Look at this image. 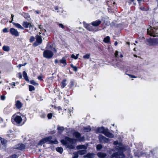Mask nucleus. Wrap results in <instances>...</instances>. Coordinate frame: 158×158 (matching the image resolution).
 Instances as JSON below:
<instances>
[{"instance_id": "obj_1", "label": "nucleus", "mask_w": 158, "mask_h": 158, "mask_svg": "<svg viewBox=\"0 0 158 158\" xmlns=\"http://www.w3.org/2000/svg\"><path fill=\"white\" fill-rule=\"evenodd\" d=\"M52 139V137L51 136H49L45 138L40 141V142L38 143V145H42L48 141H49V143L51 144H57V143L58 142L57 141L55 140L54 141H53L51 140Z\"/></svg>"}, {"instance_id": "obj_2", "label": "nucleus", "mask_w": 158, "mask_h": 158, "mask_svg": "<svg viewBox=\"0 0 158 158\" xmlns=\"http://www.w3.org/2000/svg\"><path fill=\"white\" fill-rule=\"evenodd\" d=\"M146 41L148 43L147 44L149 46H153L158 44V38L147 39H146Z\"/></svg>"}, {"instance_id": "obj_3", "label": "nucleus", "mask_w": 158, "mask_h": 158, "mask_svg": "<svg viewBox=\"0 0 158 158\" xmlns=\"http://www.w3.org/2000/svg\"><path fill=\"white\" fill-rule=\"evenodd\" d=\"M65 139V140H62L61 142L63 144L66 145H68L69 143L73 144L75 141L74 139H71L68 137H66Z\"/></svg>"}, {"instance_id": "obj_4", "label": "nucleus", "mask_w": 158, "mask_h": 158, "mask_svg": "<svg viewBox=\"0 0 158 158\" xmlns=\"http://www.w3.org/2000/svg\"><path fill=\"white\" fill-rule=\"evenodd\" d=\"M125 156L123 152H118L113 153L110 156L111 158H124Z\"/></svg>"}, {"instance_id": "obj_5", "label": "nucleus", "mask_w": 158, "mask_h": 158, "mask_svg": "<svg viewBox=\"0 0 158 158\" xmlns=\"http://www.w3.org/2000/svg\"><path fill=\"white\" fill-rule=\"evenodd\" d=\"M53 55L52 52L49 50H46L43 52V56L44 57L50 59L52 58Z\"/></svg>"}, {"instance_id": "obj_6", "label": "nucleus", "mask_w": 158, "mask_h": 158, "mask_svg": "<svg viewBox=\"0 0 158 158\" xmlns=\"http://www.w3.org/2000/svg\"><path fill=\"white\" fill-rule=\"evenodd\" d=\"M154 30H155V29H154L153 28H152V27L150 26V27L147 29V34L153 37L157 36V34L154 33L155 31H154Z\"/></svg>"}, {"instance_id": "obj_7", "label": "nucleus", "mask_w": 158, "mask_h": 158, "mask_svg": "<svg viewBox=\"0 0 158 158\" xmlns=\"http://www.w3.org/2000/svg\"><path fill=\"white\" fill-rule=\"evenodd\" d=\"M99 140L100 143H107L109 141V139L103 136L99 135L98 136Z\"/></svg>"}, {"instance_id": "obj_8", "label": "nucleus", "mask_w": 158, "mask_h": 158, "mask_svg": "<svg viewBox=\"0 0 158 158\" xmlns=\"http://www.w3.org/2000/svg\"><path fill=\"white\" fill-rule=\"evenodd\" d=\"M9 31L10 33L13 35L17 37L19 35V32L17 30L13 28H10Z\"/></svg>"}, {"instance_id": "obj_9", "label": "nucleus", "mask_w": 158, "mask_h": 158, "mask_svg": "<svg viewBox=\"0 0 158 158\" xmlns=\"http://www.w3.org/2000/svg\"><path fill=\"white\" fill-rule=\"evenodd\" d=\"M75 137L79 141H83L84 140V138L83 137H81V134L78 132H75L74 134Z\"/></svg>"}, {"instance_id": "obj_10", "label": "nucleus", "mask_w": 158, "mask_h": 158, "mask_svg": "<svg viewBox=\"0 0 158 158\" xmlns=\"http://www.w3.org/2000/svg\"><path fill=\"white\" fill-rule=\"evenodd\" d=\"M14 148L19 150H22L25 148V146L24 144L20 143L15 146Z\"/></svg>"}, {"instance_id": "obj_11", "label": "nucleus", "mask_w": 158, "mask_h": 158, "mask_svg": "<svg viewBox=\"0 0 158 158\" xmlns=\"http://www.w3.org/2000/svg\"><path fill=\"white\" fill-rule=\"evenodd\" d=\"M14 120L15 122L19 124L22 121V119L21 117L19 116H16L14 118Z\"/></svg>"}, {"instance_id": "obj_12", "label": "nucleus", "mask_w": 158, "mask_h": 158, "mask_svg": "<svg viewBox=\"0 0 158 158\" xmlns=\"http://www.w3.org/2000/svg\"><path fill=\"white\" fill-rule=\"evenodd\" d=\"M23 25L26 28L29 27L30 28L33 27V25L27 22H24L23 23Z\"/></svg>"}, {"instance_id": "obj_13", "label": "nucleus", "mask_w": 158, "mask_h": 158, "mask_svg": "<svg viewBox=\"0 0 158 158\" xmlns=\"http://www.w3.org/2000/svg\"><path fill=\"white\" fill-rule=\"evenodd\" d=\"M101 22V21L98 20L92 22L91 23V24L94 26L97 27L100 24Z\"/></svg>"}, {"instance_id": "obj_14", "label": "nucleus", "mask_w": 158, "mask_h": 158, "mask_svg": "<svg viewBox=\"0 0 158 158\" xmlns=\"http://www.w3.org/2000/svg\"><path fill=\"white\" fill-rule=\"evenodd\" d=\"M104 135L107 137L110 138H113L114 137V135L113 134L109 132L107 129H106Z\"/></svg>"}, {"instance_id": "obj_15", "label": "nucleus", "mask_w": 158, "mask_h": 158, "mask_svg": "<svg viewBox=\"0 0 158 158\" xmlns=\"http://www.w3.org/2000/svg\"><path fill=\"white\" fill-rule=\"evenodd\" d=\"M106 129L105 128L103 127H98L97 129V131L98 133H102L104 134Z\"/></svg>"}, {"instance_id": "obj_16", "label": "nucleus", "mask_w": 158, "mask_h": 158, "mask_svg": "<svg viewBox=\"0 0 158 158\" xmlns=\"http://www.w3.org/2000/svg\"><path fill=\"white\" fill-rule=\"evenodd\" d=\"M84 27L89 31H93L94 29L93 27L90 24H84Z\"/></svg>"}, {"instance_id": "obj_17", "label": "nucleus", "mask_w": 158, "mask_h": 158, "mask_svg": "<svg viewBox=\"0 0 158 158\" xmlns=\"http://www.w3.org/2000/svg\"><path fill=\"white\" fill-rule=\"evenodd\" d=\"M15 105L17 108L19 109L22 107L23 104L19 101L18 100L16 102Z\"/></svg>"}, {"instance_id": "obj_18", "label": "nucleus", "mask_w": 158, "mask_h": 158, "mask_svg": "<svg viewBox=\"0 0 158 158\" xmlns=\"http://www.w3.org/2000/svg\"><path fill=\"white\" fill-rule=\"evenodd\" d=\"M36 41L38 44H41L42 40L41 36L37 35L36 36Z\"/></svg>"}, {"instance_id": "obj_19", "label": "nucleus", "mask_w": 158, "mask_h": 158, "mask_svg": "<svg viewBox=\"0 0 158 158\" xmlns=\"http://www.w3.org/2000/svg\"><path fill=\"white\" fill-rule=\"evenodd\" d=\"M152 28L155 30L158 28V22H156L155 20H153Z\"/></svg>"}, {"instance_id": "obj_20", "label": "nucleus", "mask_w": 158, "mask_h": 158, "mask_svg": "<svg viewBox=\"0 0 158 158\" xmlns=\"http://www.w3.org/2000/svg\"><path fill=\"white\" fill-rule=\"evenodd\" d=\"M97 155L100 158H104L106 157L107 155L105 153L99 152L98 153Z\"/></svg>"}, {"instance_id": "obj_21", "label": "nucleus", "mask_w": 158, "mask_h": 158, "mask_svg": "<svg viewBox=\"0 0 158 158\" xmlns=\"http://www.w3.org/2000/svg\"><path fill=\"white\" fill-rule=\"evenodd\" d=\"M84 157L88 158H93L94 157V153H89L85 156H84Z\"/></svg>"}, {"instance_id": "obj_22", "label": "nucleus", "mask_w": 158, "mask_h": 158, "mask_svg": "<svg viewBox=\"0 0 158 158\" xmlns=\"http://www.w3.org/2000/svg\"><path fill=\"white\" fill-rule=\"evenodd\" d=\"M13 25L17 28L21 29H23V28L20 24L18 23H12Z\"/></svg>"}, {"instance_id": "obj_23", "label": "nucleus", "mask_w": 158, "mask_h": 158, "mask_svg": "<svg viewBox=\"0 0 158 158\" xmlns=\"http://www.w3.org/2000/svg\"><path fill=\"white\" fill-rule=\"evenodd\" d=\"M77 148L79 150L81 149H86L87 147L84 145H78L77 147Z\"/></svg>"}, {"instance_id": "obj_24", "label": "nucleus", "mask_w": 158, "mask_h": 158, "mask_svg": "<svg viewBox=\"0 0 158 158\" xmlns=\"http://www.w3.org/2000/svg\"><path fill=\"white\" fill-rule=\"evenodd\" d=\"M3 50L6 52H8L10 50V48L8 46H4L2 47Z\"/></svg>"}, {"instance_id": "obj_25", "label": "nucleus", "mask_w": 158, "mask_h": 158, "mask_svg": "<svg viewBox=\"0 0 158 158\" xmlns=\"http://www.w3.org/2000/svg\"><path fill=\"white\" fill-rule=\"evenodd\" d=\"M59 62L60 63H62L64 64V66L66 64V60L64 57H63L62 59L59 60Z\"/></svg>"}, {"instance_id": "obj_26", "label": "nucleus", "mask_w": 158, "mask_h": 158, "mask_svg": "<svg viewBox=\"0 0 158 158\" xmlns=\"http://www.w3.org/2000/svg\"><path fill=\"white\" fill-rule=\"evenodd\" d=\"M23 75L24 78L25 79L26 81H28L29 79L28 77V76L27 74V73L25 72V71H24L23 72Z\"/></svg>"}, {"instance_id": "obj_27", "label": "nucleus", "mask_w": 158, "mask_h": 158, "mask_svg": "<svg viewBox=\"0 0 158 158\" xmlns=\"http://www.w3.org/2000/svg\"><path fill=\"white\" fill-rule=\"evenodd\" d=\"M85 150L86 149H84V150L78 151V153L80 155H82L85 154L87 152Z\"/></svg>"}, {"instance_id": "obj_28", "label": "nucleus", "mask_w": 158, "mask_h": 158, "mask_svg": "<svg viewBox=\"0 0 158 158\" xmlns=\"http://www.w3.org/2000/svg\"><path fill=\"white\" fill-rule=\"evenodd\" d=\"M91 130V128L89 126H86L84 127V131L85 132H89Z\"/></svg>"}, {"instance_id": "obj_29", "label": "nucleus", "mask_w": 158, "mask_h": 158, "mask_svg": "<svg viewBox=\"0 0 158 158\" xmlns=\"http://www.w3.org/2000/svg\"><path fill=\"white\" fill-rule=\"evenodd\" d=\"M0 140L2 144L3 145L5 146L6 143L7 142V141L1 137H0Z\"/></svg>"}, {"instance_id": "obj_30", "label": "nucleus", "mask_w": 158, "mask_h": 158, "mask_svg": "<svg viewBox=\"0 0 158 158\" xmlns=\"http://www.w3.org/2000/svg\"><path fill=\"white\" fill-rule=\"evenodd\" d=\"M56 150L57 152L61 154L63 151V149L61 147H57L56 148Z\"/></svg>"}, {"instance_id": "obj_31", "label": "nucleus", "mask_w": 158, "mask_h": 158, "mask_svg": "<svg viewBox=\"0 0 158 158\" xmlns=\"http://www.w3.org/2000/svg\"><path fill=\"white\" fill-rule=\"evenodd\" d=\"M66 79H64L62 81V83H61V86L62 87V88H64L66 85Z\"/></svg>"}, {"instance_id": "obj_32", "label": "nucleus", "mask_w": 158, "mask_h": 158, "mask_svg": "<svg viewBox=\"0 0 158 158\" xmlns=\"http://www.w3.org/2000/svg\"><path fill=\"white\" fill-rule=\"evenodd\" d=\"M110 40V37L109 36H107L103 40V41L105 43H108Z\"/></svg>"}, {"instance_id": "obj_33", "label": "nucleus", "mask_w": 158, "mask_h": 158, "mask_svg": "<svg viewBox=\"0 0 158 158\" xmlns=\"http://www.w3.org/2000/svg\"><path fill=\"white\" fill-rule=\"evenodd\" d=\"M73 154L74 156L73 157L74 158H77L78 157V152H75L73 153Z\"/></svg>"}, {"instance_id": "obj_34", "label": "nucleus", "mask_w": 158, "mask_h": 158, "mask_svg": "<svg viewBox=\"0 0 158 158\" xmlns=\"http://www.w3.org/2000/svg\"><path fill=\"white\" fill-rule=\"evenodd\" d=\"M90 57V54H86L84 55L83 58L85 59H88Z\"/></svg>"}, {"instance_id": "obj_35", "label": "nucleus", "mask_w": 158, "mask_h": 158, "mask_svg": "<svg viewBox=\"0 0 158 158\" xmlns=\"http://www.w3.org/2000/svg\"><path fill=\"white\" fill-rule=\"evenodd\" d=\"M29 90L30 91H31L35 90L34 87L31 85H29Z\"/></svg>"}, {"instance_id": "obj_36", "label": "nucleus", "mask_w": 158, "mask_h": 158, "mask_svg": "<svg viewBox=\"0 0 158 158\" xmlns=\"http://www.w3.org/2000/svg\"><path fill=\"white\" fill-rule=\"evenodd\" d=\"M102 148V146L101 144H98L97 145L96 148L97 150H100Z\"/></svg>"}, {"instance_id": "obj_37", "label": "nucleus", "mask_w": 158, "mask_h": 158, "mask_svg": "<svg viewBox=\"0 0 158 158\" xmlns=\"http://www.w3.org/2000/svg\"><path fill=\"white\" fill-rule=\"evenodd\" d=\"M57 129L60 132L62 131L64 129V128L63 127H58Z\"/></svg>"}, {"instance_id": "obj_38", "label": "nucleus", "mask_w": 158, "mask_h": 158, "mask_svg": "<svg viewBox=\"0 0 158 158\" xmlns=\"http://www.w3.org/2000/svg\"><path fill=\"white\" fill-rule=\"evenodd\" d=\"M140 9L143 11H148L149 10V8H145L143 7H140Z\"/></svg>"}, {"instance_id": "obj_39", "label": "nucleus", "mask_w": 158, "mask_h": 158, "mask_svg": "<svg viewBox=\"0 0 158 158\" xmlns=\"http://www.w3.org/2000/svg\"><path fill=\"white\" fill-rule=\"evenodd\" d=\"M71 66L72 68L73 69V70L75 71H77V67L74 66L73 64H72L71 65Z\"/></svg>"}, {"instance_id": "obj_40", "label": "nucleus", "mask_w": 158, "mask_h": 158, "mask_svg": "<svg viewBox=\"0 0 158 158\" xmlns=\"http://www.w3.org/2000/svg\"><path fill=\"white\" fill-rule=\"evenodd\" d=\"M52 114L51 113H49L48 114L47 117L49 119H50L52 118Z\"/></svg>"}, {"instance_id": "obj_41", "label": "nucleus", "mask_w": 158, "mask_h": 158, "mask_svg": "<svg viewBox=\"0 0 158 158\" xmlns=\"http://www.w3.org/2000/svg\"><path fill=\"white\" fill-rule=\"evenodd\" d=\"M115 149L116 150H122L123 149V148L122 147L116 146L115 147Z\"/></svg>"}, {"instance_id": "obj_42", "label": "nucleus", "mask_w": 158, "mask_h": 158, "mask_svg": "<svg viewBox=\"0 0 158 158\" xmlns=\"http://www.w3.org/2000/svg\"><path fill=\"white\" fill-rule=\"evenodd\" d=\"M35 38L33 36H31L30 39V41L31 42H32L35 40Z\"/></svg>"}, {"instance_id": "obj_43", "label": "nucleus", "mask_w": 158, "mask_h": 158, "mask_svg": "<svg viewBox=\"0 0 158 158\" xmlns=\"http://www.w3.org/2000/svg\"><path fill=\"white\" fill-rule=\"evenodd\" d=\"M30 83L33 85H36L37 84V83L35 82L34 80H31L30 81Z\"/></svg>"}, {"instance_id": "obj_44", "label": "nucleus", "mask_w": 158, "mask_h": 158, "mask_svg": "<svg viewBox=\"0 0 158 158\" xmlns=\"http://www.w3.org/2000/svg\"><path fill=\"white\" fill-rule=\"evenodd\" d=\"M17 155L15 154L12 155L9 157V158H17Z\"/></svg>"}, {"instance_id": "obj_45", "label": "nucleus", "mask_w": 158, "mask_h": 158, "mask_svg": "<svg viewBox=\"0 0 158 158\" xmlns=\"http://www.w3.org/2000/svg\"><path fill=\"white\" fill-rule=\"evenodd\" d=\"M70 87H72L74 85V81L73 80H72L70 81Z\"/></svg>"}, {"instance_id": "obj_46", "label": "nucleus", "mask_w": 158, "mask_h": 158, "mask_svg": "<svg viewBox=\"0 0 158 158\" xmlns=\"http://www.w3.org/2000/svg\"><path fill=\"white\" fill-rule=\"evenodd\" d=\"M17 76L20 79H21L22 78V74L20 73H18Z\"/></svg>"}, {"instance_id": "obj_47", "label": "nucleus", "mask_w": 158, "mask_h": 158, "mask_svg": "<svg viewBox=\"0 0 158 158\" xmlns=\"http://www.w3.org/2000/svg\"><path fill=\"white\" fill-rule=\"evenodd\" d=\"M46 116V114L44 113H42L40 115V117L43 118H45Z\"/></svg>"}, {"instance_id": "obj_48", "label": "nucleus", "mask_w": 158, "mask_h": 158, "mask_svg": "<svg viewBox=\"0 0 158 158\" xmlns=\"http://www.w3.org/2000/svg\"><path fill=\"white\" fill-rule=\"evenodd\" d=\"M3 32L4 33H6L8 32V29L7 28H5L3 29L2 30Z\"/></svg>"}, {"instance_id": "obj_49", "label": "nucleus", "mask_w": 158, "mask_h": 158, "mask_svg": "<svg viewBox=\"0 0 158 158\" xmlns=\"http://www.w3.org/2000/svg\"><path fill=\"white\" fill-rule=\"evenodd\" d=\"M127 75H128L131 78H135L137 77H136L135 76L132 75H131L129 74H127Z\"/></svg>"}, {"instance_id": "obj_50", "label": "nucleus", "mask_w": 158, "mask_h": 158, "mask_svg": "<svg viewBox=\"0 0 158 158\" xmlns=\"http://www.w3.org/2000/svg\"><path fill=\"white\" fill-rule=\"evenodd\" d=\"M13 18H14V15H11V19H12L11 21H10V23H12V21L13 20Z\"/></svg>"}, {"instance_id": "obj_51", "label": "nucleus", "mask_w": 158, "mask_h": 158, "mask_svg": "<svg viewBox=\"0 0 158 158\" xmlns=\"http://www.w3.org/2000/svg\"><path fill=\"white\" fill-rule=\"evenodd\" d=\"M39 44H38V43H37L36 42L34 43L33 44V46L34 47H36L37 46H38V45H39Z\"/></svg>"}, {"instance_id": "obj_52", "label": "nucleus", "mask_w": 158, "mask_h": 158, "mask_svg": "<svg viewBox=\"0 0 158 158\" xmlns=\"http://www.w3.org/2000/svg\"><path fill=\"white\" fill-rule=\"evenodd\" d=\"M59 26L61 28H62L63 29H64V26H63V25L62 24L59 23Z\"/></svg>"}, {"instance_id": "obj_53", "label": "nucleus", "mask_w": 158, "mask_h": 158, "mask_svg": "<svg viewBox=\"0 0 158 158\" xmlns=\"http://www.w3.org/2000/svg\"><path fill=\"white\" fill-rule=\"evenodd\" d=\"M6 97L4 96H1V99L2 100H4L5 99Z\"/></svg>"}, {"instance_id": "obj_54", "label": "nucleus", "mask_w": 158, "mask_h": 158, "mask_svg": "<svg viewBox=\"0 0 158 158\" xmlns=\"http://www.w3.org/2000/svg\"><path fill=\"white\" fill-rule=\"evenodd\" d=\"M118 52L117 51H116L114 54L115 57H117L118 56Z\"/></svg>"}, {"instance_id": "obj_55", "label": "nucleus", "mask_w": 158, "mask_h": 158, "mask_svg": "<svg viewBox=\"0 0 158 158\" xmlns=\"http://www.w3.org/2000/svg\"><path fill=\"white\" fill-rule=\"evenodd\" d=\"M114 144L115 145H116L118 144V142L117 141H116L114 142Z\"/></svg>"}, {"instance_id": "obj_56", "label": "nucleus", "mask_w": 158, "mask_h": 158, "mask_svg": "<svg viewBox=\"0 0 158 158\" xmlns=\"http://www.w3.org/2000/svg\"><path fill=\"white\" fill-rule=\"evenodd\" d=\"M71 57L72 58H74V59H75L76 57V56H75L74 54H72L71 55Z\"/></svg>"}, {"instance_id": "obj_57", "label": "nucleus", "mask_w": 158, "mask_h": 158, "mask_svg": "<svg viewBox=\"0 0 158 158\" xmlns=\"http://www.w3.org/2000/svg\"><path fill=\"white\" fill-rule=\"evenodd\" d=\"M114 149H112L109 152V153L110 154H111L112 153V152H114Z\"/></svg>"}, {"instance_id": "obj_58", "label": "nucleus", "mask_w": 158, "mask_h": 158, "mask_svg": "<svg viewBox=\"0 0 158 158\" xmlns=\"http://www.w3.org/2000/svg\"><path fill=\"white\" fill-rule=\"evenodd\" d=\"M42 78V77L41 76H38V79H39V80H41Z\"/></svg>"}, {"instance_id": "obj_59", "label": "nucleus", "mask_w": 158, "mask_h": 158, "mask_svg": "<svg viewBox=\"0 0 158 158\" xmlns=\"http://www.w3.org/2000/svg\"><path fill=\"white\" fill-rule=\"evenodd\" d=\"M39 27L40 29H42L43 27H41V25H39Z\"/></svg>"}, {"instance_id": "obj_60", "label": "nucleus", "mask_w": 158, "mask_h": 158, "mask_svg": "<svg viewBox=\"0 0 158 158\" xmlns=\"http://www.w3.org/2000/svg\"><path fill=\"white\" fill-rule=\"evenodd\" d=\"M79 55V54H77L76 56V58H75V60L77 59L78 58Z\"/></svg>"}, {"instance_id": "obj_61", "label": "nucleus", "mask_w": 158, "mask_h": 158, "mask_svg": "<svg viewBox=\"0 0 158 158\" xmlns=\"http://www.w3.org/2000/svg\"><path fill=\"white\" fill-rule=\"evenodd\" d=\"M58 61L57 59H56L55 60V64H57L58 63Z\"/></svg>"}, {"instance_id": "obj_62", "label": "nucleus", "mask_w": 158, "mask_h": 158, "mask_svg": "<svg viewBox=\"0 0 158 158\" xmlns=\"http://www.w3.org/2000/svg\"><path fill=\"white\" fill-rule=\"evenodd\" d=\"M55 9L56 10H57V11L58 10V9L57 6H55L54 7Z\"/></svg>"}, {"instance_id": "obj_63", "label": "nucleus", "mask_w": 158, "mask_h": 158, "mask_svg": "<svg viewBox=\"0 0 158 158\" xmlns=\"http://www.w3.org/2000/svg\"><path fill=\"white\" fill-rule=\"evenodd\" d=\"M12 88H14V86H15V82H13V84H12Z\"/></svg>"}, {"instance_id": "obj_64", "label": "nucleus", "mask_w": 158, "mask_h": 158, "mask_svg": "<svg viewBox=\"0 0 158 158\" xmlns=\"http://www.w3.org/2000/svg\"><path fill=\"white\" fill-rule=\"evenodd\" d=\"M69 148H72V149H73V145H70V146H69Z\"/></svg>"}]
</instances>
